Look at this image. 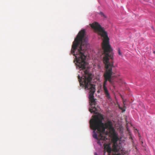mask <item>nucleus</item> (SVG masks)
I'll return each mask as SVG.
<instances>
[{"instance_id": "1", "label": "nucleus", "mask_w": 155, "mask_h": 155, "mask_svg": "<svg viewBox=\"0 0 155 155\" xmlns=\"http://www.w3.org/2000/svg\"><path fill=\"white\" fill-rule=\"evenodd\" d=\"M91 26L94 29L95 32L103 38L102 46L104 51V56L103 58L104 62L105 64L106 71L104 74V77L109 75L107 81L111 83V77L113 74L112 68L114 67L113 64V53L112 49L109 44V38L107 34L97 22H95L90 24Z\"/></svg>"}, {"instance_id": "2", "label": "nucleus", "mask_w": 155, "mask_h": 155, "mask_svg": "<svg viewBox=\"0 0 155 155\" xmlns=\"http://www.w3.org/2000/svg\"><path fill=\"white\" fill-rule=\"evenodd\" d=\"M85 33L84 29L79 32L73 43L71 51V53L75 56L77 66L82 70L85 68L87 64L85 55L89 46Z\"/></svg>"}, {"instance_id": "3", "label": "nucleus", "mask_w": 155, "mask_h": 155, "mask_svg": "<svg viewBox=\"0 0 155 155\" xmlns=\"http://www.w3.org/2000/svg\"><path fill=\"white\" fill-rule=\"evenodd\" d=\"M93 118L90 121V127L93 129V137L96 139L97 137L104 136L106 129L109 130V132L115 138H117L113 126L112 122L110 120H108L104 124L102 121L104 119L103 116L101 114L94 115Z\"/></svg>"}, {"instance_id": "4", "label": "nucleus", "mask_w": 155, "mask_h": 155, "mask_svg": "<svg viewBox=\"0 0 155 155\" xmlns=\"http://www.w3.org/2000/svg\"><path fill=\"white\" fill-rule=\"evenodd\" d=\"M83 75L81 77L78 75V79L81 86L84 87L85 89L89 90V99L90 102L91 104V107L89 109V111L91 113H94L95 114L97 113V110L95 106L96 103L94 99V94L95 91V85L91 84V81L92 79V74L89 73L88 70L87 69L82 71Z\"/></svg>"}, {"instance_id": "5", "label": "nucleus", "mask_w": 155, "mask_h": 155, "mask_svg": "<svg viewBox=\"0 0 155 155\" xmlns=\"http://www.w3.org/2000/svg\"><path fill=\"white\" fill-rule=\"evenodd\" d=\"M97 139L98 140L97 143L99 144L101 146H104V155H105L106 151L108 153V154H110L112 150L110 144H106V140H107V137L106 136L97 137Z\"/></svg>"}, {"instance_id": "6", "label": "nucleus", "mask_w": 155, "mask_h": 155, "mask_svg": "<svg viewBox=\"0 0 155 155\" xmlns=\"http://www.w3.org/2000/svg\"><path fill=\"white\" fill-rule=\"evenodd\" d=\"M113 150L115 152L118 153L117 155H124L125 152L123 150L122 147L117 144L116 142H114L113 144Z\"/></svg>"}, {"instance_id": "7", "label": "nucleus", "mask_w": 155, "mask_h": 155, "mask_svg": "<svg viewBox=\"0 0 155 155\" xmlns=\"http://www.w3.org/2000/svg\"><path fill=\"white\" fill-rule=\"evenodd\" d=\"M110 76L109 75H107V76L106 77H104L105 78V81L104 82L103 84V90L107 89V87H106V85L107 84V79H108V78H109Z\"/></svg>"}, {"instance_id": "8", "label": "nucleus", "mask_w": 155, "mask_h": 155, "mask_svg": "<svg viewBox=\"0 0 155 155\" xmlns=\"http://www.w3.org/2000/svg\"><path fill=\"white\" fill-rule=\"evenodd\" d=\"M104 93L106 97L108 99H111V97L110 94L107 90V89L104 90Z\"/></svg>"}, {"instance_id": "9", "label": "nucleus", "mask_w": 155, "mask_h": 155, "mask_svg": "<svg viewBox=\"0 0 155 155\" xmlns=\"http://www.w3.org/2000/svg\"><path fill=\"white\" fill-rule=\"evenodd\" d=\"M99 14L101 15V17H103L104 18H106V16L105 15L104 13L102 12H100Z\"/></svg>"}, {"instance_id": "10", "label": "nucleus", "mask_w": 155, "mask_h": 155, "mask_svg": "<svg viewBox=\"0 0 155 155\" xmlns=\"http://www.w3.org/2000/svg\"><path fill=\"white\" fill-rule=\"evenodd\" d=\"M118 54H119V55H120V56H122V53H121L120 52V49H119L118 50Z\"/></svg>"}, {"instance_id": "11", "label": "nucleus", "mask_w": 155, "mask_h": 155, "mask_svg": "<svg viewBox=\"0 0 155 155\" xmlns=\"http://www.w3.org/2000/svg\"><path fill=\"white\" fill-rule=\"evenodd\" d=\"M153 53L155 54V51H154Z\"/></svg>"}, {"instance_id": "12", "label": "nucleus", "mask_w": 155, "mask_h": 155, "mask_svg": "<svg viewBox=\"0 0 155 155\" xmlns=\"http://www.w3.org/2000/svg\"><path fill=\"white\" fill-rule=\"evenodd\" d=\"M125 111V110H123V111Z\"/></svg>"}]
</instances>
